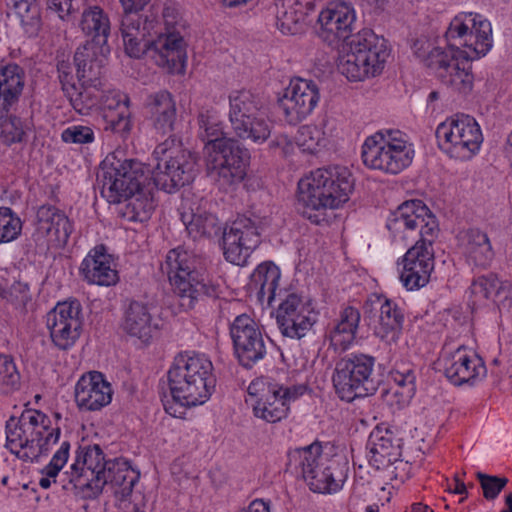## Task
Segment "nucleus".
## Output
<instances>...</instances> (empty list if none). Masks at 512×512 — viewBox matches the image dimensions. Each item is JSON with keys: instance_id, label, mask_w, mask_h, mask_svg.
<instances>
[{"instance_id": "f257e3e1", "label": "nucleus", "mask_w": 512, "mask_h": 512, "mask_svg": "<svg viewBox=\"0 0 512 512\" xmlns=\"http://www.w3.org/2000/svg\"><path fill=\"white\" fill-rule=\"evenodd\" d=\"M448 48L433 47L424 39L415 41L414 54L435 71L441 83L460 94L473 88L471 61L485 56L492 47L489 21L475 13H462L453 18L447 31Z\"/></svg>"}, {"instance_id": "f03ea898", "label": "nucleus", "mask_w": 512, "mask_h": 512, "mask_svg": "<svg viewBox=\"0 0 512 512\" xmlns=\"http://www.w3.org/2000/svg\"><path fill=\"white\" fill-rule=\"evenodd\" d=\"M355 20V10L350 3L332 1L318 16L319 35L330 44L344 41L338 69L351 81H363L382 72L389 51L385 39L370 29L351 35Z\"/></svg>"}, {"instance_id": "7ed1b4c3", "label": "nucleus", "mask_w": 512, "mask_h": 512, "mask_svg": "<svg viewBox=\"0 0 512 512\" xmlns=\"http://www.w3.org/2000/svg\"><path fill=\"white\" fill-rule=\"evenodd\" d=\"M199 137L203 142L207 174L222 188L240 183L249 163V152L234 138L225 137L216 111L198 116Z\"/></svg>"}, {"instance_id": "20e7f679", "label": "nucleus", "mask_w": 512, "mask_h": 512, "mask_svg": "<svg viewBox=\"0 0 512 512\" xmlns=\"http://www.w3.org/2000/svg\"><path fill=\"white\" fill-rule=\"evenodd\" d=\"M354 188L350 170L335 165L319 168L298 182L299 213L313 224L327 222L329 211L349 200Z\"/></svg>"}, {"instance_id": "39448f33", "label": "nucleus", "mask_w": 512, "mask_h": 512, "mask_svg": "<svg viewBox=\"0 0 512 512\" xmlns=\"http://www.w3.org/2000/svg\"><path fill=\"white\" fill-rule=\"evenodd\" d=\"M162 270L167 273L179 305L185 311L206 298L218 296V286L209 279L205 260L193 252L180 247L170 250Z\"/></svg>"}, {"instance_id": "423d86ee", "label": "nucleus", "mask_w": 512, "mask_h": 512, "mask_svg": "<svg viewBox=\"0 0 512 512\" xmlns=\"http://www.w3.org/2000/svg\"><path fill=\"white\" fill-rule=\"evenodd\" d=\"M167 375L171 395L181 406L206 403L216 385L213 364L204 354L179 353Z\"/></svg>"}, {"instance_id": "0eeeda50", "label": "nucleus", "mask_w": 512, "mask_h": 512, "mask_svg": "<svg viewBox=\"0 0 512 512\" xmlns=\"http://www.w3.org/2000/svg\"><path fill=\"white\" fill-rule=\"evenodd\" d=\"M59 427H52L49 417L38 410L24 411L19 419L6 423V447L19 459L38 462L58 442Z\"/></svg>"}, {"instance_id": "6e6552de", "label": "nucleus", "mask_w": 512, "mask_h": 512, "mask_svg": "<svg viewBox=\"0 0 512 512\" xmlns=\"http://www.w3.org/2000/svg\"><path fill=\"white\" fill-rule=\"evenodd\" d=\"M287 468L300 472L310 489L318 493L339 491L347 478V462L339 457H330L322 446L314 442L288 453Z\"/></svg>"}, {"instance_id": "1a4fd4ad", "label": "nucleus", "mask_w": 512, "mask_h": 512, "mask_svg": "<svg viewBox=\"0 0 512 512\" xmlns=\"http://www.w3.org/2000/svg\"><path fill=\"white\" fill-rule=\"evenodd\" d=\"M149 173L143 163L125 157L123 151L109 153L97 173L100 193L111 204H120L133 193L146 187Z\"/></svg>"}, {"instance_id": "9d476101", "label": "nucleus", "mask_w": 512, "mask_h": 512, "mask_svg": "<svg viewBox=\"0 0 512 512\" xmlns=\"http://www.w3.org/2000/svg\"><path fill=\"white\" fill-rule=\"evenodd\" d=\"M156 161L149 181L152 186L168 193L190 184L196 175V156L175 138H168L156 146Z\"/></svg>"}, {"instance_id": "9b49d317", "label": "nucleus", "mask_w": 512, "mask_h": 512, "mask_svg": "<svg viewBox=\"0 0 512 512\" xmlns=\"http://www.w3.org/2000/svg\"><path fill=\"white\" fill-rule=\"evenodd\" d=\"M413 145L399 130L378 131L362 145L363 164L372 170L397 175L409 167L414 158Z\"/></svg>"}, {"instance_id": "f8f14e48", "label": "nucleus", "mask_w": 512, "mask_h": 512, "mask_svg": "<svg viewBox=\"0 0 512 512\" xmlns=\"http://www.w3.org/2000/svg\"><path fill=\"white\" fill-rule=\"evenodd\" d=\"M229 122L234 134L242 140L265 142L272 130L266 102L250 90H236L229 95Z\"/></svg>"}, {"instance_id": "ddd939ff", "label": "nucleus", "mask_w": 512, "mask_h": 512, "mask_svg": "<svg viewBox=\"0 0 512 512\" xmlns=\"http://www.w3.org/2000/svg\"><path fill=\"white\" fill-rule=\"evenodd\" d=\"M375 358L367 354H350L336 362L332 376L338 396L347 402L372 395L376 391L373 378Z\"/></svg>"}, {"instance_id": "4468645a", "label": "nucleus", "mask_w": 512, "mask_h": 512, "mask_svg": "<svg viewBox=\"0 0 512 512\" xmlns=\"http://www.w3.org/2000/svg\"><path fill=\"white\" fill-rule=\"evenodd\" d=\"M305 390L302 385L284 386L265 378L255 379L247 389L255 417L268 423L284 419L290 403L303 395Z\"/></svg>"}, {"instance_id": "2eb2a0df", "label": "nucleus", "mask_w": 512, "mask_h": 512, "mask_svg": "<svg viewBox=\"0 0 512 512\" xmlns=\"http://www.w3.org/2000/svg\"><path fill=\"white\" fill-rule=\"evenodd\" d=\"M164 28L157 27L147 55L171 73H183L187 61L186 43L181 30L183 25L176 20L174 9L163 11Z\"/></svg>"}, {"instance_id": "dca6fc26", "label": "nucleus", "mask_w": 512, "mask_h": 512, "mask_svg": "<svg viewBox=\"0 0 512 512\" xmlns=\"http://www.w3.org/2000/svg\"><path fill=\"white\" fill-rule=\"evenodd\" d=\"M436 138L443 152L460 160L471 159L483 141L478 123L466 114H456L440 123L436 129Z\"/></svg>"}, {"instance_id": "f3484780", "label": "nucleus", "mask_w": 512, "mask_h": 512, "mask_svg": "<svg viewBox=\"0 0 512 512\" xmlns=\"http://www.w3.org/2000/svg\"><path fill=\"white\" fill-rule=\"evenodd\" d=\"M386 227L394 239L400 241L415 235L420 239L435 238L438 232L435 216L420 200L406 201L398 206L389 214Z\"/></svg>"}, {"instance_id": "a211bd4d", "label": "nucleus", "mask_w": 512, "mask_h": 512, "mask_svg": "<svg viewBox=\"0 0 512 512\" xmlns=\"http://www.w3.org/2000/svg\"><path fill=\"white\" fill-rule=\"evenodd\" d=\"M268 224V220L238 217L222 235V249L225 259L235 265L243 266L247 263L251 252L261 242V230Z\"/></svg>"}, {"instance_id": "6ab92c4d", "label": "nucleus", "mask_w": 512, "mask_h": 512, "mask_svg": "<svg viewBox=\"0 0 512 512\" xmlns=\"http://www.w3.org/2000/svg\"><path fill=\"white\" fill-rule=\"evenodd\" d=\"M234 355L245 368H251L267 354V339L260 325L248 314H240L229 325Z\"/></svg>"}, {"instance_id": "aec40b11", "label": "nucleus", "mask_w": 512, "mask_h": 512, "mask_svg": "<svg viewBox=\"0 0 512 512\" xmlns=\"http://www.w3.org/2000/svg\"><path fill=\"white\" fill-rule=\"evenodd\" d=\"M82 307L78 300L58 303L46 315V327L55 347L59 350L71 349L82 331Z\"/></svg>"}, {"instance_id": "412c9836", "label": "nucleus", "mask_w": 512, "mask_h": 512, "mask_svg": "<svg viewBox=\"0 0 512 512\" xmlns=\"http://www.w3.org/2000/svg\"><path fill=\"white\" fill-rule=\"evenodd\" d=\"M317 314L308 300L295 293H289L280 302L276 321L283 336L300 339L312 328Z\"/></svg>"}, {"instance_id": "4be33fe9", "label": "nucleus", "mask_w": 512, "mask_h": 512, "mask_svg": "<svg viewBox=\"0 0 512 512\" xmlns=\"http://www.w3.org/2000/svg\"><path fill=\"white\" fill-rule=\"evenodd\" d=\"M364 315L374 326V333L381 340L395 343L404 322V313L396 302L382 295H372L364 304Z\"/></svg>"}, {"instance_id": "5701e85b", "label": "nucleus", "mask_w": 512, "mask_h": 512, "mask_svg": "<svg viewBox=\"0 0 512 512\" xmlns=\"http://www.w3.org/2000/svg\"><path fill=\"white\" fill-rule=\"evenodd\" d=\"M320 100L318 85L313 80L292 79L279 100L287 122L296 124L309 116Z\"/></svg>"}, {"instance_id": "b1692460", "label": "nucleus", "mask_w": 512, "mask_h": 512, "mask_svg": "<svg viewBox=\"0 0 512 512\" xmlns=\"http://www.w3.org/2000/svg\"><path fill=\"white\" fill-rule=\"evenodd\" d=\"M434 238L419 239L403 256L400 280L407 290L424 287L434 269Z\"/></svg>"}, {"instance_id": "393cba45", "label": "nucleus", "mask_w": 512, "mask_h": 512, "mask_svg": "<svg viewBox=\"0 0 512 512\" xmlns=\"http://www.w3.org/2000/svg\"><path fill=\"white\" fill-rule=\"evenodd\" d=\"M443 371L456 386L474 385L484 379L487 372L483 359L465 346L458 347L443 358Z\"/></svg>"}, {"instance_id": "a878e982", "label": "nucleus", "mask_w": 512, "mask_h": 512, "mask_svg": "<svg viewBox=\"0 0 512 512\" xmlns=\"http://www.w3.org/2000/svg\"><path fill=\"white\" fill-rule=\"evenodd\" d=\"M157 27L153 19L139 13H123L119 31L126 54L132 58L147 55Z\"/></svg>"}, {"instance_id": "bb28decb", "label": "nucleus", "mask_w": 512, "mask_h": 512, "mask_svg": "<svg viewBox=\"0 0 512 512\" xmlns=\"http://www.w3.org/2000/svg\"><path fill=\"white\" fill-rule=\"evenodd\" d=\"M138 473L132 469L125 459H113L107 461L105 473L102 476H96L94 482L91 483V491L93 495L102 492L105 486H111L114 494L118 499V505L124 499L142 500L140 495H133V487L138 481Z\"/></svg>"}, {"instance_id": "cd10ccee", "label": "nucleus", "mask_w": 512, "mask_h": 512, "mask_svg": "<svg viewBox=\"0 0 512 512\" xmlns=\"http://www.w3.org/2000/svg\"><path fill=\"white\" fill-rule=\"evenodd\" d=\"M57 71L62 90L74 110L81 115L89 114L90 110L99 102L101 85L88 83H78L77 85L72 64L66 60L58 61Z\"/></svg>"}, {"instance_id": "c85d7f7f", "label": "nucleus", "mask_w": 512, "mask_h": 512, "mask_svg": "<svg viewBox=\"0 0 512 512\" xmlns=\"http://www.w3.org/2000/svg\"><path fill=\"white\" fill-rule=\"evenodd\" d=\"M112 387L100 372L83 375L75 386V401L81 410L97 411L110 404Z\"/></svg>"}, {"instance_id": "c756f323", "label": "nucleus", "mask_w": 512, "mask_h": 512, "mask_svg": "<svg viewBox=\"0 0 512 512\" xmlns=\"http://www.w3.org/2000/svg\"><path fill=\"white\" fill-rule=\"evenodd\" d=\"M110 46L84 43L76 49L74 66L78 83L101 85L102 69L110 55Z\"/></svg>"}, {"instance_id": "7c9ffc66", "label": "nucleus", "mask_w": 512, "mask_h": 512, "mask_svg": "<svg viewBox=\"0 0 512 512\" xmlns=\"http://www.w3.org/2000/svg\"><path fill=\"white\" fill-rule=\"evenodd\" d=\"M367 448L368 461L377 470L389 469L393 464L401 462L402 440L389 430L373 431Z\"/></svg>"}, {"instance_id": "2f4dec72", "label": "nucleus", "mask_w": 512, "mask_h": 512, "mask_svg": "<svg viewBox=\"0 0 512 512\" xmlns=\"http://www.w3.org/2000/svg\"><path fill=\"white\" fill-rule=\"evenodd\" d=\"M107 461L100 446L93 445L80 448L76 460L71 466L70 482L76 487H87L91 490V483L96 476L105 473Z\"/></svg>"}, {"instance_id": "473e14b6", "label": "nucleus", "mask_w": 512, "mask_h": 512, "mask_svg": "<svg viewBox=\"0 0 512 512\" xmlns=\"http://www.w3.org/2000/svg\"><path fill=\"white\" fill-rule=\"evenodd\" d=\"M80 274L87 283L99 286H111L118 281L113 259L103 245L90 250L81 263Z\"/></svg>"}, {"instance_id": "72a5a7b5", "label": "nucleus", "mask_w": 512, "mask_h": 512, "mask_svg": "<svg viewBox=\"0 0 512 512\" xmlns=\"http://www.w3.org/2000/svg\"><path fill=\"white\" fill-rule=\"evenodd\" d=\"M26 82L25 70L16 63L0 64V118L17 105Z\"/></svg>"}, {"instance_id": "f704fd0d", "label": "nucleus", "mask_w": 512, "mask_h": 512, "mask_svg": "<svg viewBox=\"0 0 512 512\" xmlns=\"http://www.w3.org/2000/svg\"><path fill=\"white\" fill-rule=\"evenodd\" d=\"M37 222L38 230L47 235L54 247L67 244L73 227L64 212L51 205H42L37 210Z\"/></svg>"}, {"instance_id": "c9c22d12", "label": "nucleus", "mask_w": 512, "mask_h": 512, "mask_svg": "<svg viewBox=\"0 0 512 512\" xmlns=\"http://www.w3.org/2000/svg\"><path fill=\"white\" fill-rule=\"evenodd\" d=\"M510 288L508 281H503L496 274L490 273L476 278L470 286V292L475 304L491 300L500 309H509L512 305Z\"/></svg>"}, {"instance_id": "e433bc0d", "label": "nucleus", "mask_w": 512, "mask_h": 512, "mask_svg": "<svg viewBox=\"0 0 512 512\" xmlns=\"http://www.w3.org/2000/svg\"><path fill=\"white\" fill-rule=\"evenodd\" d=\"M459 246L468 263L486 268L493 258L494 251L488 235L479 229H468L459 234Z\"/></svg>"}, {"instance_id": "4c0bfd02", "label": "nucleus", "mask_w": 512, "mask_h": 512, "mask_svg": "<svg viewBox=\"0 0 512 512\" xmlns=\"http://www.w3.org/2000/svg\"><path fill=\"white\" fill-rule=\"evenodd\" d=\"M181 220L193 239L218 236L222 230L218 218L200 204H184Z\"/></svg>"}, {"instance_id": "58836bf2", "label": "nucleus", "mask_w": 512, "mask_h": 512, "mask_svg": "<svg viewBox=\"0 0 512 512\" xmlns=\"http://www.w3.org/2000/svg\"><path fill=\"white\" fill-rule=\"evenodd\" d=\"M81 10L79 27L87 37H90V40L85 43H93L102 47L109 46L111 23L108 14L100 6L86 5V3Z\"/></svg>"}, {"instance_id": "ea45409f", "label": "nucleus", "mask_w": 512, "mask_h": 512, "mask_svg": "<svg viewBox=\"0 0 512 512\" xmlns=\"http://www.w3.org/2000/svg\"><path fill=\"white\" fill-rule=\"evenodd\" d=\"M280 278L281 272L275 264L264 262L257 266L251 275L250 288L255 292L261 304L266 303L271 306L274 299L277 296H281L282 290L279 289Z\"/></svg>"}, {"instance_id": "a19ab883", "label": "nucleus", "mask_w": 512, "mask_h": 512, "mask_svg": "<svg viewBox=\"0 0 512 512\" xmlns=\"http://www.w3.org/2000/svg\"><path fill=\"white\" fill-rule=\"evenodd\" d=\"M124 331L132 337L148 342L157 326L152 323V315L147 304L132 301L125 311L123 320Z\"/></svg>"}, {"instance_id": "79ce46f5", "label": "nucleus", "mask_w": 512, "mask_h": 512, "mask_svg": "<svg viewBox=\"0 0 512 512\" xmlns=\"http://www.w3.org/2000/svg\"><path fill=\"white\" fill-rule=\"evenodd\" d=\"M146 105L155 129L163 135L172 132L177 115L172 95L166 90L156 92L149 95Z\"/></svg>"}, {"instance_id": "37998d69", "label": "nucleus", "mask_w": 512, "mask_h": 512, "mask_svg": "<svg viewBox=\"0 0 512 512\" xmlns=\"http://www.w3.org/2000/svg\"><path fill=\"white\" fill-rule=\"evenodd\" d=\"M153 189L149 181L146 187L139 189L123 202L125 203L118 210V216L126 222H146L150 219L155 209Z\"/></svg>"}, {"instance_id": "c03bdc74", "label": "nucleus", "mask_w": 512, "mask_h": 512, "mask_svg": "<svg viewBox=\"0 0 512 512\" xmlns=\"http://www.w3.org/2000/svg\"><path fill=\"white\" fill-rule=\"evenodd\" d=\"M360 322V312L351 306L345 307L330 330L329 339L335 350L345 351L354 342Z\"/></svg>"}, {"instance_id": "a18cd8bd", "label": "nucleus", "mask_w": 512, "mask_h": 512, "mask_svg": "<svg viewBox=\"0 0 512 512\" xmlns=\"http://www.w3.org/2000/svg\"><path fill=\"white\" fill-rule=\"evenodd\" d=\"M313 9L314 4L310 0H296L288 4L282 2L276 13L277 28L283 34L299 33L306 16Z\"/></svg>"}, {"instance_id": "49530a36", "label": "nucleus", "mask_w": 512, "mask_h": 512, "mask_svg": "<svg viewBox=\"0 0 512 512\" xmlns=\"http://www.w3.org/2000/svg\"><path fill=\"white\" fill-rule=\"evenodd\" d=\"M0 137L3 143L12 145L24 140L28 127L22 120L9 112L0 118Z\"/></svg>"}, {"instance_id": "de8ad7c7", "label": "nucleus", "mask_w": 512, "mask_h": 512, "mask_svg": "<svg viewBox=\"0 0 512 512\" xmlns=\"http://www.w3.org/2000/svg\"><path fill=\"white\" fill-rule=\"evenodd\" d=\"M22 231V221L9 207H0V245L18 238Z\"/></svg>"}, {"instance_id": "09e8293b", "label": "nucleus", "mask_w": 512, "mask_h": 512, "mask_svg": "<svg viewBox=\"0 0 512 512\" xmlns=\"http://www.w3.org/2000/svg\"><path fill=\"white\" fill-rule=\"evenodd\" d=\"M69 450V442H62L60 448L53 455L49 464L46 465L42 470L43 476L39 480V485L41 488L48 489L51 486V479H54L62 467L66 464L69 457Z\"/></svg>"}, {"instance_id": "8fccbe9b", "label": "nucleus", "mask_w": 512, "mask_h": 512, "mask_svg": "<svg viewBox=\"0 0 512 512\" xmlns=\"http://www.w3.org/2000/svg\"><path fill=\"white\" fill-rule=\"evenodd\" d=\"M296 142L302 151L314 153L319 147L325 145L326 139L321 128L315 125H304L298 130Z\"/></svg>"}, {"instance_id": "3c124183", "label": "nucleus", "mask_w": 512, "mask_h": 512, "mask_svg": "<svg viewBox=\"0 0 512 512\" xmlns=\"http://www.w3.org/2000/svg\"><path fill=\"white\" fill-rule=\"evenodd\" d=\"M130 115L128 106H122V110L103 114L104 130L126 137L131 129Z\"/></svg>"}, {"instance_id": "603ef678", "label": "nucleus", "mask_w": 512, "mask_h": 512, "mask_svg": "<svg viewBox=\"0 0 512 512\" xmlns=\"http://www.w3.org/2000/svg\"><path fill=\"white\" fill-rule=\"evenodd\" d=\"M20 381V375L13 360L6 355H0V390L9 393L15 390Z\"/></svg>"}, {"instance_id": "864d4df0", "label": "nucleus", "mask_w": 512, "mask_h": 512, "mask_svg": "<svg viewBox=\"0 0 512 512\" xmlns=\"http://www.w3.org/2000/svg\"><path fill=\"white\" fill-rule=\"evenodd\" d=\"M22 26L36 29L39 24V10L36 0H11Z\"/></svg>"}, {"instance_id": "5fc2aeb1", "label": "nucleus", "mask_w": 512, "mask_h": 512, "mask_svg": "<svg viewBox=\"0 0 512 512\" xmlns=\"http://www.w3.org/2000/svg\"><path fill=\"white\" fill-rule=\"evenodd\" d=\"M483 490V496L486 500H494L508 483L506 477H499L478 472L476 475Z\"/></svg>"}, {"instance_id": "6e6d98bb", "label": "nucleus", "mask_w": 512, "mask_h": 512, "mask_svg": "<svg viewBox=\"0 0 512 512\" xmlns=\"http://www.w3.org/2000/svg\"><path fill=\"white\" fill-rule=\"evenodd\" d=\"M65 143L89 144L94 141V132L88 126L73 125L66 128L61 135Z\"/></svg>"}, {"instance_id": "4d7b16f0", "label": "nucleus", "mask_w": 512, "mask_h": 512, "mask_svg": "<svg viewBox=\"0 0 512 512\" xmlns=\"http://www.w3.org/2000/svg\"><path fill=\"white\" fill-rule=\"evenodd\" d=\"M86 0H47L49 10L58 14L59 18L64 20L69 15L79 12Z\"/></svg>"}, {"instance_id": "13d9d810", "label": "nucleus", "mask_w": 512, "mask_h": 512, "mask_svg": "<svg viewBox=\"0 0 512 512\" xmlns=\"http://www.w3.org/2000/svg\"><path fill=\"white\" fill-rule=\"evenodd\" d=\"M101 103L103 114H107L108 112L122 110V106L129 107L130 99L119 90H109L102 96Z\"/></svg>"}, {"instance_id": "bf43d9fd", "label": "nucleus", "mask_w": 512, "mask_h": 512, "mask_svg": "<svg viewBox=\"0 0 512 512\" xmlns=\"http://www.w3.org/2000/svg\"><path fill=\"white\" fill-rule=\"evenodd\" d=\"M393 380L395 384L402 389L401 394L406 397H411L415 391V374L411 369L403 372L396 371L393 373Z\"/></svg>"}, {"instance_id": "052dcab7", "label": "nucleus", "mask_w": 512, "mask_h": 512, "mask_svg": "<svg viewBox=\"0 0 512 512\" xmlns=\"http://www.w3.org/2000/svg\"><path fill=\"white\" fill-rule=\"evenodd\" d=\"M11 295L21 304L25 305L30 299L29 286L26 283L15 282L10 289Z\"/></svg>"}, {"instance_id": "680f3d73", "label": "nucleus", "mask_w": 512, "mask_h": 512, "mask_svg": "<svg viewBox=\"0 0 512 512\" xmlns=\"http://www.w3.org/2000/svg\"><path fill=\"white\" fill-rule=\"evenodd\" d=\"M123 13H139L150 0H119Z\"/></svg>"}, {"instance_id": "e2e57ef3", "label": "nucleus", "mask_w": 512, "mask_h": 512, "mask_svg": "<svg viewBox=\"0 0 512 512\" xmlns=\"http://www.w3.org/2000/svg\"><path fill=\"white\" fill-rule=\"evenodd\" d=\"M240 512H271L270 505L262 499H256L252 501L247 509Z\"/></svg>"}, {"instance_id": "0e129e2a", "label": "nucleus", "mask_w": 512, "mask_h": 512, "mask_svg": "<svg viewBox=\"0 0 512 512\" xmlns=\"http://www.w3.org/2000/svg\"><path fill=\"white\" fill-rule=\"evenodd\" d=\"M273 146L281 147L283 153H288L293 148L292 141L286 135H280L272 142Z\"/></svg>"}, {"instance_id": "69168bd1", "label": "nucleus", "mask_w": 512, "mask_h": 512, "mask_svg": "<svg viewBox=\"0 0 512 512\" xmlns=\"http://www.w3.org/2000/svg\"><path fill=\"white\" fill-rule=\"evenodd\" d=\"M119 508L123 510V512H146L137 502H135V499L133 501L124 499L120 502Z\"/></svg>"}, {"instance_id": "338daca9", "label": "nucleus", "mask_w": 512, "mask_h": 512, "mask_svg": "<svg viewBox=\"0 0 512 512\" xmlns=\"http://www.w3.org/2000/svg\"><path fill=\"white\" fill-rule=\"evenodd\" d=\"M454 488L452 490V492L456 493V494H463L466 492V486L464 484V482L460 481L458 478H455L454 479Z\"/></svg>"}, {"instance_id": "774afa93", "label": "nucleus", "mask_w": 512, "mask_h": 512, "mask_svg": "<svg viewBox=\"0 0 512 512\" xmlns=\"http://www.w3.org/2000/svg\"><path fill=\"white\" fill-rule=\"evenodd\" d=\"M505 504L507 505V509L502 510L501 512H512V493L506 495Z\"/></svg>"}]
</instances>
